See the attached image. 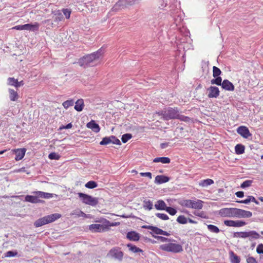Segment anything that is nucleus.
<instances>
[{
    "label": "nucleus",
    "mask_w": 263,
    "mask_h": 263,
    "mask_svg": "<svg viewBox=\"0 0 263 263\" xmlns=\"http://www.w3.org/2000/svg\"><path fill=\"white\" fill-rule=\"evenodd\" d=\"M162 115L165 120L177 119L185 122H189L191 121L190 117L180 115L177 107H169L162 112Z\"/></svg>",
    "instance_id": "nucleus-1"
},
{
    "label": "nucleus",
    "mask_w": 263,
    "mask_h": 263,
    "mask_svg": "<svg viewBox=\"0 0 263 263\" xmlns=\"http://www.w3.org/2000/svg\"><path fill=\"white\" fill-rule=\"evenodd\" d=\"M103 52L101 49H99L96 52H94L90 54L84 56L80 59L78 63L81 66L84 67L93 66L96 61L98 60L102 56Z\"/></svg>",
    "instance_id": "nucleus-2"
},
{
    "label": "nucleus",
    "mask_w": 263,
    "mask_h": 263,
    "mask_svg": "<svg viewBox=\"0 0 263 263\" xmlns=\"http://www.w3.org/2000/svg\"><path fill=\"white\" fill-rule=\"evenodd\" d=\"M175 240L172 239L168 243L161 245L160 249L164 251L167 252H172L174 253H178L183 251L182 246L177 243Z\"/></svg>",
    "instance_id": "nucleus-3"
},
{
    "label": "nucleus",
    "mask_w": 263,
    "mask_h": 263,
    "mask_svg": "<svg viewBox=\"0 0 263 263\" xmlns=\"http://www.w3.org/2000/svg\"><path fill=\"white\" fill-rule=\"evenodd\" d=\"M118 223H111L109 221L105 219L104 224H91L89 226V230L93 233H100L109 230L110 227L117 226Z\"/></svg>",
    "instance_id": "nucleus-4"
},
{
    "label": "nucleus",
    "mask_w": 263,
    "mask_h": 263,
    "mask_svg": "<svg viewBox=\"0 0 263 263\" xmlns=\"http://www.w3.org/2000/svg\"><path fill=\"white\" fill-rule=\"evenodd\" d=\"M61 217V215L59 213L52 214L36 220L34 225L36 228L42 227L44 225L54 222Z\"/></svg>",
    "instance_id": "nucleus-5"
},
{
    "label": "nucleus",
    "mask_w": 263,
    "mask_h": 263,
    "mask_svg": "<svg viewBox=\"0 0 263 263\" xmlns=\"http://www.w3.org/2000/svg\"><path fill=\"white\" fill-rule=\"evenodd\" d=\"M179 203L182 206L196 210H200L203 207V201L200 200L184 199L181 200Z\"/></svg>",
    "instance_id": "nucleus-6"
},
{
    "label": "nucleus",
    "mask_w": 263,
    "mask_h": 263,
    "mask_svg": "<svg viewBox=\"0 0 263 263\" xmlns=\"http://www.w3.org/2000/svg\"><path fill=\"white\" fill-rule=\"evenodd\" d=\"M78 195L82 199L83 202L86 204L96 206L98 203V199L97 198L82 193H79Z\"/></svg>",
    "instance_id": "nucleus-7"
},
{
    "label": "nucleus",
    "mask_w": 263,
    "mask_h": 263,
    "mask_svg": "<svg viewBox=\"0 0 263 263\" xmlns=\"http://www.w3.org/2000/svg\"><path fill=\"white\" fill-rule=\"evenodd\" d=\"M108 255L120 261H121L123 258L124 254L121 250L120 248L114 247L109 251Z\"/></svg>",
    "instance_id": "nucleus-8"
},
{
    "label": "nucleus",
    "mask_w": 263,
    "mask_h": 263,
    "mask_svg": "<svg viewBox=\"0 0 263 263\" xmlns=\"http://www.w3.org/2000/svg\"><path fill=\"white\" fill-rule=\"evenodd\" d=\"M143 229H146L152 231L153 233L157 235H162L164 236H168L170 234L166 231H164L163 230L152 226L149 225H143L141 227Z\"/></svg>",
    "instance_id": "nucleus-9"
},
{
    "label": "nucleus",
    "mask_w": 263,
    "mask_h": 263,
    "mask_svg": "<svg viewBox=\"0 0 263 263\" xmlns=\"http://www.w3.org/2000/svg\"><path fill=\"white\" fill-rule=\"evenodd\" d=\"M252 216L250 211L235 208L234 217L237 218H249Z\"/></svg>",
    "instance_id": "nucleus-10"
},
{
    "label": "nucleus",
    "mask_w": 263,
    "mask_h": 263,
    "mask_svg": "<svg viewBox=\"0 0 263 263\" xmlns=\"http://www.w3.org/2000/svg\"><path fill=\"white\" fill-rule=\"evenodd\" d=\"M235 208H223L220 210L219 215L224 217H234Z\"/></svg>",
    "instance_id": "nucleus-11"
},
{
    "label": "nucleus",
    "mask_w": 263,
    "mask_h": 263,
    "mask_svg": "<svg viewBox=\"0 0 263 263\" xmlns=\"http://www.w3.org/2000/svg\"><path fill=\"white\" fill-rule=\"evenodd\" d=\"M223 222L228 227H241L246 224V222L241 220H226Z\"/></svg>",
    "instance_id": "nucleus-12"
},
{
    "label": "nucleus",
    "mask_w": 263,
    "mask_h": 263,
    "mask_svg": "<svg viewBox=\"0 0 263 263\" xmlns=\"http://www.w3.org/2000/svg\"><path fill=\"white\" fill-rule=\"evenodd\" d=\"M12 152L16 155L15 157V160L19 161L24 158L26 152V149L25 148L13 149L12 150Z\"/></svg>",
    "instance_id": "nucleus-13"
},
{
    "label": "nucleus",
    "mask_w": 263,
    "mask_h": 263,
    "mask_svg": "<svg viewBox=\"0 0 263 263\" xmlns=\"http://www.w3.org/2000/svg\"><path fill=\"white\" fill-rule=\"evenodd\" d=\"M207 90L208 91V96L209 98H216L219 96V90L216 86H210Z\"/></svg>",
    "instance_id": "nucleus-14"
},
{
    "label": "nucleus",
    "mask_w": 263,
    "mask_h": 263,
    "mask_svg": "<svg viewBox=\"0 0 263 263\" xmlns=\"http://www.w3.org/2000/svg\"><path fill=\"white\" fill-rule=\"evenodd\" d=\"M237 132L240 136L245 138H248L252 135L249 129L246 126H244L239 127L237 129Z\"/></svg>",
    "instance_id": "nucleus-15"
},
{
    "label": "nucleus",
    "mask_w": 263,
    "mask_h": 263,
    "mask_svg": "<svg viewBox=\"0 0 263 263\" xmlns=\"http://www.w3.org/2000/svg\"><path fill=\"white\" fill-rule=\"evenodd\" d=\"M86 127L91 129L93 132L98 133L100 130L99 125L94 120H91L86 124Z\"/></svg>",
    "instance_id": "nucleus-16"
},
{
    "label": "nucleus",
    "mask_w": 263,
    "mask_h": 263,
    "mask_svg": "<svg viewBox=\"0 0 263 263\" xmlns=\"http://www.w3.org/2000/svg\"><path fill=\"white\" fill-rule=\"evenodd\" d=\"M221 87L223 89L228 91H233L234 86L230 81L228 80H224L222 83Z\"/></svg>",
    "instance_id": "nucleus-17"
},
{
    "label": "nucleus",
    "mask_w": 263,
    "mask_h": 263,
    "mask_svg": "<svg viewBox=\"0 0 263 263\" xmlns=\"http://www.w3.org/2000/svg\"><path fill=\"white\" fill-rule=\"evenodd\" d=\"M126 237L130 241H137L140 239L139 234L135 231L128 232L127 233Z\"/></svg>",
    "instance_id": "nucleus-18"
},
{
    "label": "nucleus",
    "mask_w": 263,
    "mask_h": 263,
    "mask_svg": "<svg viewBox=\"0 0 263 263\" xmlns=\"http://www.w3.org/2000/svg\"><path fill=\"white\" fill-rule=\"evenodd\" d=\"M170 180V178L164 175H157L155 177V183L157 184H160L166 183Z\"/></svg>",
    "instance_id": "nucleus-19"
},
{
    "label": "nucleus",
    "mask_w": 263,
    "mask_h": 263,
    "mask_svg": "<svg viewBox=\"0 0 263 263\" xmlns=\"http://www.w3.org/2000/svg\"><path fill=\"white\" fill-rule=\"evenodd\" d=\"M229 259L231 263H240V258L236 255L233 251H231L229 252Z\"/></svg>",
    "instance_id": "nucleus-20"
},
{
    "label": "nucleus",
    "mask_w": 263,
    "mask_h": 263,
    "mask_svg": "<svg viewBox=\"0 0 263 263\" xmlns=\"http://www.w3.org/2000/svg\"><path fill=\"white\" fill-rule=\"evenodd\" d=\"M39 24L35 22L33 24H26L23 25L24 26V30H30V31H37L39 28Z\"/></svg>",
    "instance_id": "nucleus-21"
},
{
    "label": "nucleus",
    "mask_w": 263,
    "mask_h": 263,
    "mask_svg": "<svg viewBox=\"0 0 263 263\" xmlns=\"http://www.w3.org/2000/svg\"><path fill=\"white\" fill-rule=\"evenodd\" d=\"M155 207L157 210H165L167 206L163 200H159L155 203Z\"/></svg>",
    "instance_id": "nucleus-22"
},
{
    "label": "nucleus",
    "mask_w": 263,
    "mask_h": 263,
    "mask_svg": "<svg viewBox=\"0 0 263 263\" xmlns=\"http://www.w3.org/2000/svg\"><path fill=\"white\" fill-rule=\"evenodd\" d=\"M25 201L31 203H36L41 202L37 197L32 195H27L25 197Z\"/></svg>",
    "instance_id": "nucleus-23"
},
{
    "label": "nucleus",
    "mask_w": 263,
    "mask_h": 263,
    "mask_svg": "<svg viewBox=\"0 0 263 263\" xmlns=\"http://www.w3.org/2000/svg\"><path fill=\"white\" fill-rule=\"evenodd\" d=\"M259 237V234L255 231H250L247 232V238L250 240L257 239Z\"/></svg>",
    "instance_id": "nucleus-24"
},
{
    "label": "nucleus",
    "mask_w": 263,
    "mask_h": 263,
    "mask_svg": "<svg viewBox=\"0 0 263 263\" xmlns=\"http://www.w3.org/2000/svg\"><path fill=\"white\" fill-rule=\"evenodd\" d=\"M171 160L168 157H157L153 160V162L155 163L161 162L163 164L170 163Z\"/></svg>",
    "instance_id": "nucleus-25"
},
{
    "label": "nucleus",
    "mask_w": 263,
    "mask_h": 263,
    "mask_svg": "<svg viewBox=\"0 0 263 263\" xmlns=\"http://www.w3.org/2000/svg\"><path fill=\"white\" fill-rule=\"evenodd\" d=\"M84 107V102L83 99H79L76 102L74 109L78 111H81Z\"/></svg>",
    "instance_id": "nucleus-26"
},
{
    "label": "nucleus",
    "mask_w": 263,
    "mask_h": 263,
    "mask_svg": "<svg viewBox=\"0 0 263 263\" xmlns=\"http://www.w3.org/2000/svg\"><path fill=\"white\" fill-rule=\"evenodd\" d=\"M9 92L10 94V99L12 101H15L18 98V95L16 91L12 89H9Z\"/></svg>",
    "instance_id": "nucleus-27"
},
{
    "label": "nucleus",
    "mask_w": 263,
    "mask_h": 263,
    "mask_svg": "<svg viewBox=\"0 0 263 263\" xmlns=\"http://www.w3.org/2000/svg\"><path fill=\"white\" fill-rule=\"evenodd\" d=\"M214 183V181L211 179H206L201 180L199 185L202 187H206Z\"/></svg>",
    "instance_id": "nucleus-28"
},
{
    "label": "nucleus",
    "mask_w": 263,
    "mask_h": 263,
    "mask_svg": "<svg viewBox=\"0 0 263 263\" xmlns=\"http://www.w3.org/2000/svg\"><path fill=\"white\" fill-rule=\"evenodd\" d=\"M235 150L237 154H242L245 152V146L241 144H237L235 147Z\"/></svg>",
    "instance_id": "nucleus-29"
},
{
    "label": "nucleus",
    "mask_w": 263,
    "mask_h": 263,
    "mask_svg": "<svg viewBox=\"0 0 263 263\" xmlns=\"http://www.w3.org/2000/svg\"><path fill=\"white\" fill-rule=\"evenodd\" d=\"M127 247L129 248V250L134 253L142 252L143 251L137 247L136 246L133 245L130 243L127 245Z\"/></svg>",
    "instance_id": "nucleus-30"
},
{
    "label": "nucleus",
    "mask_w": 263,
    "mask_h": 263,
    "mask_svg": "<svg viewBox=\"0 0 263 263\" xmlns=\"http://www.w3.org/2000/svg\"><path fill=\"white\" fill-rule=\"evenodd\" d=\"M53 19L55 22L58 23L63 20V16L61 13L59 12L54 14L53 16Z\"/></svg>",
    "instance_id": "nucleus-31"
},
{
    "label": "nucleus",
    "mask_w": 263,
    "mask_h": 263,
    "mask_svg": "<svg viewBox=\"0 0 263 263\" xmlns=\"http://www.w3.org/2000/svg\"><path fill=\"white\" fill-rule=\"evenodd\" d=\"M207 227L208 230L212 233H218L220 232L219 229L214 225L209 224Z\"/></svg>",
    "instance_id": "nucleus-32"
},
{
    "label": "nucleus",
    "mask_w": 263,
    "mask_h": 263,
    "mask_svg": "<svg viewBox=\"0 0 263 263\" xmlns=\"http://www.w3.org/2000/svg\"><path fill=\"white\" fill-rule=\"evenodd\" d=\"M85 186L88 189H92L97 187L98 184L94 181H89L85 184Z\"/></svg>",
    "instance_id": "nucleus-33"
},
{
    "label": "nucleus",
    "mask_w": 263,
    "mask_h": 263,
    "mask_svg": "<svg viewBox=\"0 0 263 263\" xmlns=\"http://www.w3.org/2000/svg\"><path fill=\"white\" fill-rule=\"evenodd\" d=\"M153 203L151 200L144 201L143 207L145 209L151 210L153 209Z\"/></svg>",
    "instance_id": "nucleus-34"
},
{
    "label": "nucleus",
    "mask_w": 263,
    "mask_h": 263,
    "mask_svg": "<svg viewBox=\"0 0 263 263\" xmlns=\"http://www.w3.org/2000/svg\"><path fill=\"white\" fill-rule=\"evenodd\" d=\"M221 73V71L219 68L217 67L216 66L213 67V76L214 78L219 76Z\"/></svg>",
    "instance_id": "nucleus-35"
},
{
    "label": "nucleus",
    "mask_w": 263,
    "mask_h": 263,
    "mask_svg": "<svg viewBox=\"0 0 263 263\" xmlns=\"http://www.w3.org/2000/svg\"><path fill=\"white\" fill-rule=\"evenodd\" d=\"M112 141H111V137H104L102 139V140L100 142V144L102 145H107L109 143H111Z\"/></svg>",
    "instance_id": "nucleus-36"
},
{
    "label": "nucleus",
    "mask_w": 263,
    "mask_h": 263,
    "mask_svg": "<svg viewBox=\"0 0 263 263\" xmlns=\"http://www.w3.org/2000/svg\"><path fill=\"white\" fill-rule=\"evenodd\" d=\"M17 80L15 79L14 78H9L8 79V85L15 86V87H17Z\"/></svg>",
    "instance_id": "nucleus-37"
},
{
    "label": "nucleus",
    "mask_w": 263,
    "mask_h": 263,
    "mask_svg": "<svg viewBox=\"0 0 263 263\" xmlns=\"http://www.w3.org/2000/svg\"><path fill=\"white\" fill-rule=\"evenodd\" d=\"M73 104L74 101L71 99L64 101L63 103V106L65 108L67 109L69 107L73 106Z\"/></svg>",
    "instance_id": "nucleus-38"
},
{
    "label": "nucleus",
    "mask_w": 263,
    "mask_h": 263,
    "mask_svg": "<svg viewBox=\"0 0 263 263\" xmlns=\"http://www.w3.org/2000/svg\"><path fill=\"white\" fill-rule=\"evenodd\" d=\"M222 78L220 77H217L215 79L211 80V83L212 84H216L217 85H221Z\"/></svg>",
    "instance_id": "nucleus-39"
},
{
    "label": "nucleus",
    "mask_w": 263,
    "mask_h": 263,
    "mask_svg": "<svg viewBox=\"0 0 263 263\" xmlns=\"http://www.w3.org/2000/svg\"><path fill=\"white\" fill-rule=\"evenodd\" d=\"M132 138L130 134H125L122 135L121 140L123 143H125Z\"/></svg>",
    "instance_id": "nucleus-40"
},
{
    "label": "nucleus",
    "mask_w": 263,
    "mask_h": 263,
    "mask_svg": "<svg viewBox=\"0 0 263 263\" xmlns=\"http://www.w3.org/2000/svg\"><path fill=\"white\" fill-rule=\"evenodd\" d=\"M48 158L51 160H59L60 156L58 154L53 152L49 154Z\"/></svg>",
    "instance_id": "nucleus-41"
},
{
    "label": "nucleus",
    "mask_w": 263,
    "mask_h": 263,
    "mask_svg": "<svg viewBox=\"0 0 263 263\" xmlns=\"http://www.w3.org/2000/svg\"><path fill=\"white\" fill-rule=\"evenodd\" d=\"M177 221L178 222L181 224H185L187 222V220L186 217H185L184 216H179L178 217L177 219Z\"/></svg>",
    "instance_id": "nucleus-42"
},
{
    "label": "nucleus",
    "mask_w": 263,
    "mask_h": 263,
    "mask_svg": "<svg viewBox=\"0 0 263 263\" xmlns=\"http://www.w3.org/2000/svg\"><path fill=\"white\" fill-rule=\"evenodd\" d=\"M151 234L152 235L153 237H155V238H157L158 240H160L162 242H168L171 241V239L162 237V236H155L152 232H151Z\"/></svg>",
    "instance_id": "nucleus-43"
},
{
    "label": "nucleus",
    "mask_w": 263,
    "mask_h": 263,
    "mask_svg": "<svg viewBox=\"0 0 263 263\" xmlns=\"http://www.w3.org/2000/svg\"><path fill=\"white\" fill-rule=\"evenodd\" d=\"M165 211L171 215H175L177 213V211L175 209L170 206H167Z\"/></svg>",
    "instance_id": "nucleus-44"
},
{
    "label": "nucleus",
    "mask_w": 263,
    "mask_h": 263,
    "mask_svg": "<svg viewBox=\"0 0 263 263\" xmlns=\"http://www.w3.org/2000/svg\"><path fill=\"white\" fill-rule=\"evenodd\" d=\"M156 216L158 218H159L162 220H166L169 219L168 216L166 214H164V213H156Z\"/></svg>",
    "instance_id": "nucleus-45"
},
{
    "label": "nucleus",
    "mask_w": 263,
    "mask_h": 263,
    "mask_svg": "<svg viewBox=\"0 0 263 263\" xmlns=\"http://www.w3.org/2000/svg\"><path fill=\"white\" fill-rule=\"evenodd\" d=\"M235 236L239 238H247V232H240L235 233Z\"/></svg>",
    "instance_id": "nucleus-46"
},
{
    "label": "nucleus",
    "mask_w": 263,
    "mask_h": 263,
    "mask_svg": "<svg viewBox=\"0 0 263 263\" xmlns=\"http://www.w3.org/2000/svg\"><path fill=\"white\" fill-rule=\"evenodd\" d=\"M194 214L196 216H199L200 217L203 218H207V216H206L205 213L202 211V212H194Z\"/></svg>",
    "instance_id": "nucleus-47"
},
{
    "label": "nucleus",
    "mask_w": 263,
    "mask_h": 263,
    "mask_svg": "<svg viewBox=\"0 0 263 263\" xmlns=\"http://www.w3.org/2000/svg\"><path fill=\"white\" fill-rule=\"evenodd\" d=\"M252 182L251 180H246L241 184L240 187L242 188L249 187L251 185Z\"/></svg>",
    "instance_id": "nucleus-48"
},
{
    "label": "nucleus",
    "mask_w": 263,
    "mask_h": 263,
    "mask_svg": "<svg viewBox=\"0 0 263 263\" xmlns=\"http://www.w3.org/2000/svg\"><path fill=\"white\" fill-rule=\"evenodd\" d=\"M110 137L111 141H112L111 143L117 145H121V142L118 139L114 136H111Z\"/></svg>",
    "instance_id": "nucleus-49"
},
{
    "label": "nucleus",
    "mask_w": 263,
    "mask_h": 263,
    "mask_svg": "<svg viewBox=\"0 0 263 263\" xmlns=\"http://www.w3.org/2000/svg\"><path fill=\"white\" fill-rule=\"evenodd\" d=\"M247 263H258L256 259L252 256H249L246 259Z\"/></svg>",
    "instance_id": "nucleus-50"
},
{
    "label": "nucleus",
    "mask_w": 263,
    "mask_h": 263,
    "mask_svg": "<svg viewBox=\"0 0 263 263\" xmlns=\"http://www.w3.org/2000/svg\"><path fill=\"white\" fill-rule=\"evenodd\" d=\"M256 252L258 254L263 253V244L261 243L258 245L256 248Z\"/></svg>",
    "instance_id": "nucleus-51"
},
{
    "label": "nucleus",
    "mask_w": 263,
    "mask_h": 263,
    "mask_svg": "<svg viewBox=\"0 0 263 263\" xmlns=\"http://www.w3.org/2000/svg\"><path fill=\"white\" fill-rule=\"evenodd\" d=\"M140 175L142 177H147L149 178L150 179L152 178V174L150 172H146V173H140Z\"/></svg>",
    "instance_id": "nucleus-52"
},
{
    "label": "nucleus",
    "mask_w": 263,
    "mask_h": 263,
    "mask_svg": "<svg viewBox=\"0 0 263 263\" xmlns=\"http://www.w3.org/2000/svg\"><path fill=\"white\" fill-rule=\"evenodd\" d=\"M53 197V194L48 193H45L44 192L43 198H51Z\"/></svg>",
    "instance_id": "nucleus-53"
},
{
    "label": "nucleus",
    "mask_w": 263,
    "mask_h": 263,
    "mask_svg": "<svg viewBox=\"0 0 263 263\" xmlns=\"http://www.w3.org/2000/svg\"><path fill=\"white\" fill-rule=\"evenodd\" d=\"M63 13L67 18H69L70 16L71 12L68 9H64Z\"/></svg>",
    "instance_id": "nucleus-54"
},
{
    "label": "nucleus",
    "mask_w": 263,
    "mask_h": 263,
    "mask_svg": "<svg viewBox=\"0 0 263 263\" xmlns=\"http://www.w3.org/2000/svg\"><path fill=\"white\" fill-rule=\"evenodd\" d=\"M16 254L17 253L16 252H14L13 251H8L6 253V256H7V257H12V256H15L16 255Z\"/></svg>",
    "instance_id": "nucleus-55"
},
{
    "label": "nucleus",
    "mask_w": 263,
    "mask_h": 263,
    "mask_svg": "<svg viewBox=\"0 0 263 263\" xmlns=\"http://www.w3.org/2000/svg\"><path fill=\"white\" fill-rule=\"evenodd\" d=\"M33 193L36 195V197H37L38 198H39V197L43 198V194H44L43 192L36 191V192H34Z\"/></svg>",
    "instance_id": "nucleus-56"
},
{
    "label": "nucleus",
    "mask_w": 263,
    "mask_h": 263,
    "mask_svg": "<svg viewBox=\"0 0 263 263\" xmlns=\"http://www.w3.org/2000/svg\"><path fill=\"white\" fill-rule=\"evenodd\" d=\"M237 202L240 203L248 204L250 202V200L249 197L248 196V198L246 199L237 201Z\"/></svg>",
    "instance_id": "nucleus-57"
},
{
    "label": "nucleus",
    "mask_w": 263,
    "mask_h": 263,
    "mask_svg": "<svg viewBox=\"0 0 263 263\" xmlns=\"http://www.w3.org/2000/svg\"><path fill=\"white\" fill-rule=\"evenodd\" d=\"M24 26H23V25H17V26H15L13 27L12 29H15V30H24Z\"/></svg>",
    "instance_id": "nucleus-58"
},
{
    "label": "nucleus",
    "mask_w": 263,
    "mask_h": 263,
    "mask_svg": "<svg viewBox=\"0 0 263 263\" xmlns=\"http://www.w3.org/2000/svg\"><path fill=\"white\" fill-rule=\"evenodd\" d=\"M235 195L237 197L242 198L244 196V193L242 191H238L235 193Z\"/></svg>",
    "instance_id": "nucleus-59"
},
{
    "label": "nucleus",
    "mask_w": 263,
    "mask_h": 263,
    "mask_svg": "<svg viewBox=\"0 0 263 263\" xmlns=\"http://www.w3.org/2000/svg\"><path fill=\"white\" fill-rule=\"evenodd\" d=\"M79 215H78V217H83L84 218H87L88 217V216L85 214L83 212H82V211H79Z\"/></svg>",
    "instance_id": "nucleus-60"
},
{
    "label": "nucleus",
    "mask_w": 263,
    "mask_h": 263,
    "mask_svg": "<svg viewBox=\"0 0 263 263\" xmlns=\"http://www.w3.org/2000/svg\"><path fill=\"white\" fill-rule=\"evenodd\" d=\"M72 127V125L71 123L68 124L65 126H63V127H60V129L64 128V129H69Z\"/></svg>",
    "instance_id": "nucleus-61"
},
{
    "label": "nucleus",
    "mask_w": 263,
    "mask_h": 263,
    "mask_svg": "<svg viewBox=\"0 0 263 263\" xmlns=\"http://www.w3.org/2000/svg\"><path fill=\"white\" fill-rule=\"evenodd\" d=\"M248 197H249V198L250 199V201L253 202V201H255L256 199L253 196H249Z\"/></svg>",
    "instance_id": "nucleus-62"
},
{
    "label": "nucleus",
    "mask_w": 263,
    "mask_h": 263,
    "mask_svg": "<svg viewBox=\"0 0 263 263\" xmlns=\"http://www.w3.org/2000/svg\"><path fill=\"white\" fill-rule=\"evenodd\" d=\"M17 87H20V86H23L24 85L23 81H21L20 82L17 81Z\"/></svg>",
    "instance_id": "nucleus-63"
},
{
    "label": "nucleus",
    "mask_w": 263,
    "mask_h": 263,
    "mask_svg": "<svg viewBox=\"0 0 263 263\" xmlns=\"http://www.w3.org/2000/svg\"><path fill=\"white\" fill-rule=\"evenodd\" d=\"M75 215L76 216L78 217V215H79V211L76 212H73L71 213V215Z\"/></svg>",
    "instance_id": "nucleus-64"
}]
</instances>
